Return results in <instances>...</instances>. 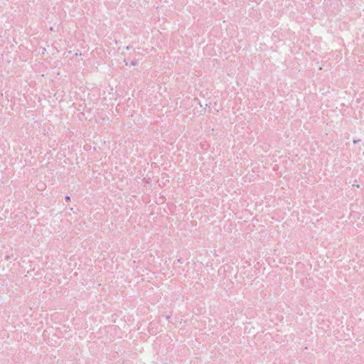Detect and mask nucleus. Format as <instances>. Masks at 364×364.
I'll return each mask as SVG.
<instances>
[{
    "instance_id": "f03ea898",
    "label": "nucleus",
    "mask_w": 364,
    "mask_h": 364,
    "mask_svg": "<svg viewBox=\"0 0 364 364\" xmlns=\"http://www.w3.org/2000/svg\"><path fill=\"white\" fill-rule=\"evenodd\" d=\"M360 141V139H358V140H353V144H356V143H358Z\"/></svg>"
},
{
    "instance_id": "f257e3e1",
    "label": "nucleus",
    "mask_w": 364,
    "mask_h": 364,
    "mask_svg": "<svg viewBox=\"0 0 364 364\" xmlns=\"http://www.w3.org/2000/svg\"><path fill=\"white\" fill-rule=\"evenodd\" d=\"M65 200L66 202L70 201V196H65Z\"/></svg>"
},
{
    "instance_id": "7ed1b4c3",
    "label": "nucleus",
    "mask_w": 364,
    "mask_h": 364,
    "mask_svg": "<svg viewBox=\"0 0 364 364\" xmlns=\"http://www.w3.org/2000/svg\"><path fill=\"white\" fill-rule=\"evenodd\" d=\"M132 64L134 65H136V62L133 60V61L132 62Z\"/></svg>"
},
{
    "instance_id": "20e7f679",
    "label": "nucleus",
    "mask_w": 364,
    "mask_h": 364,
    "mask_svg": "<svg viewBox=\"0 0 364 364\" xmlns=\"http://www.w3.org/2000/svg\"><path fill=\"white\" fill-rule=\"evenodd\" d=\"M6 259H10V257L6 256Z\"/></svg>"
}]
</instances>
